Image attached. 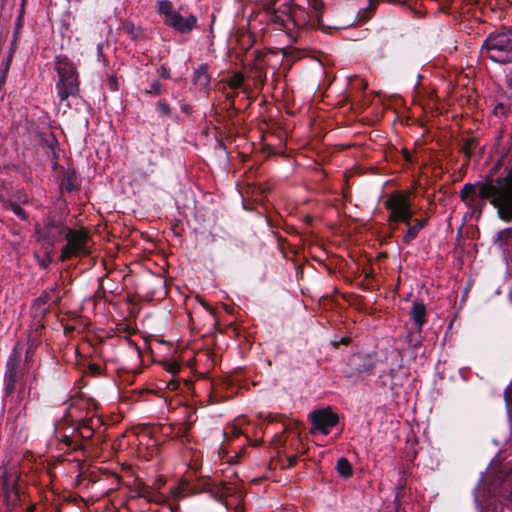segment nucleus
Instances as JSON below:
<instances>
[{"instance_id": "10", "label": "nucleus", "mask_w": 512, "mask_h": 512, "mask_svg": "<svg viewBox=\"0 0 512 512\" xmlns=\"http://www.w3.org/2000/svg\"><path fill=\"white\" fill-rule=\"evenodd\" d=\"M394 39V36L390 33H383L376 40L372 49L373 59H382L385 57V49L389 46L390 42Z\"/></svg>"}, {"instance_id": "19", "label": "nucleus", "mask_w": 512, "mask_h": 512, "mask_svg": "<svg viewBox=\"0 0 512 512\" xmlns=\"http://www.w3.org/2000/svg\"><path fill=\"white\" fill-rule=\"evenodd\" d=\"M56 289H57V285H55L54 287H52L50 290L45 291V292L43 293V295H42L41 297H39V298H38V300H37V301L42 302V303H44V304L49 303V302H51V303H57V302H59L60 297H59L58 295H57V296H54V292L56 291Z\"/></svg>"}, {"instance_id": "11", "label": "nucleus", "mask_w": 512, "mask_h": 512, "mask_svg": "<svg viewBox=\"0 0 512 512\" xmlns=\"http://www.w3.org/2000/svg\"><path fill=\"white\" fill-rule=\"evenodd\" d=\"M411 319L417 327V331L420 332L422 326L426 322V307L423 303L415 302L411 310Z\"/></svg>"}, {"instance_id": "14", "label": "nucleus", "mask_w": 512, "mask_h": 512, "mask_svg": "<svg viewBox=\"0 0 512 512\" xmlns=\"http://www.w3.org/2000/svg\"><path fill=\"white\" fill-rule=\"evenodd\" d=\"M157 11L165 16V25L178 13L173 10V4L169 0L159 1L157 3Z\"/></svg>"}, {"instance_id": "6", "label": "nucleus", "mask_w": 512, "mask_h": 512, "mask_svg": "<svg viewBox=\"0 0 512 512\" xmlns=\"http://www.w3.org/2000/svg\"><path fill=\"white\" fill-rule=\"evenodd\" d=\"M66 245L62 248L60 259L65 261L73 256L89 254L88 241L89 236L84 230L67 229L65 234Z\"/></svg>"}, {"instance_id": "15", "label": "nucleus", "mask_w": 512, "mask_h": 512, "mask_svg": "<svg viewBox=\"0 0 512 512\" xmlns=\"http://www.w3.org/2000/svg\"><path fill=\"white\" fill-rule=\"evenodd\" d=\"M290 16L289 8L287 11H281L279 13H276L272 20L275 24L283 27L286 31H291V23L288 22V17Z\"/></svg>"}, {"instance_id": "29", "label": "nucleus", "mask_w": 512, "mask_h": 512, "mask_svg": "<svg viewBox=\"0 0 512 512\" xmlns=\"http://www.w3.org/2000/svg\"><path fill=\"white\" fill-rule=\"evenodd\" d=\"M159 74H160V76H161V77H163V78H169V77H170V75H169L168 71H167V70H166V68H164V67H161V68H160V70H159Z\"/></svg>"}, {"instance_id": "1", "label": "nucleus", "mask_w": 512, "mask_h": 512, "mask_svg": "<svg viewBox=\"0 0 512 512\" xmlns=\"http://www.w3.org/2000/svg\"><path fill=\"white\" fill-rule=\"evenodd\" d=\"M460 198L471 212L481 215L489 201L501 219H512V167L496 179L467 183L460 191Z\"/></svg>"}, {"instance_id": "24", "label": "nucleus", "mask_w": 512, "mask_h": 512, "mask_svg": "<svg viewBox=\"0 0 512 512\" xmlns=\"http://www.w3.org/2000/svg\"><path fill=\"white\" fill-rule=\"evenodd\" d=\"M146 93L158 95L161 93V83L159 81H154L150 88L146 91Z\"/></svg>"}, {"instance_id": "16", "label": "nucleus", "mask_w": 512, "mask_h": 512, "mask_svg": "<svg viewBox=\"0 0 512 512\" xmlns=\"http://www.w3.org/2000/svg\"><path fill=\"white\" fill-rule=\"evenodd\" d=\"M336 468H337V471L338 473L342 476V477H345V478H348L352 475V466L351 464L349 463V461L346 459V458H340L338 461H337V465H336Z\"/></svg>"}, {"instance_id": "13", "label": "nucleus", "mask_w": 512, "mask_h": 512, "mask_svg": "<svg viewBox=\"0 0 512 512\" xmlns=\"http://www.w3.org/2000/svg\"><path fill=\"white\" fill-rule=\"evenodd\" d=\"M426 224V219H415L414 224L407 229V232L403 237V242L409 244L411 241H413L417 237L420 230L426 226Z\"/></svg>"}, {"instance_id": "31", "label": "nucleus", "mask_w": 512, "mask_h": 512, "mask_svg": "<svg viewBox=\"0 0 512 512\" xmlns=\"http://www.w3.org/2000/svg\"><path fill=\"white\" fill-rule=\"evenodd\" d=\"M62 441L69 447L73 444V440L67 435L63 437Z\"/></svg>"}, {"instance_id": "3", "label": "nucleus", "mask_w": 512, "mask_h": 512, "mask_svg": "<svg viewBox=\"0 0 512 512\" xmlns=\"http://www.w3.org/2000/svg\"><path fill=\"white\" fill-rule=\"evenodd\" d=\"M59 80L56 83L57 95L60 103H64L70 96H76L79 91L78 77L73 63L66 57H58L55 62Z\"/></svg>"}, {"instance_id": "32", "label": "nucleus", "mask_w": 512, "mask_h": 512, "mask_svg": "<svg viewBox=\"0 0 512 512\" xmlns=\"http://www.w3.org/2000/svg\"><path fill=\"white\" fill-rule=\"evenodd\" d=\"M178 369H179L178 364H172V365L168 368V370H169L171 373H175Z\"/></svg>"}, {"instance_id": "4", "label": "nucleus", "mask_w": 512, "mask_h": 512, "mask_svg": "<svg viewBox=\"0 0 512 512\" xmlns=\"http://www.w3.org/2000/svg\"><path fill=\"white\" fill-rule=\"evenodd\" d=\"M67 229L68 227L61 220L47 215L43 218L42 223L35 225V234L39 242L48 246L49 253L55 243L65 236Z\"/></svg>"}, {"instance_id": "9", "label": "nucleus", "mask_w": 512, "mask_h": 512, "mask_svg": "<svg viewBox=\"0 0 512 512\" xmlns=\"http://www.w3.org/2000/svg\"><path fill=\"white\" fill-rule=\"evenodd\" d=\"M289 13L288 22L291 23L292 29L305 28L310 23V13L299 5L290 6Z\"/></svg>"}, {"instance_id": "30", "label": "nucleus", "mask_w": 512, "mask_h": 512, "mask_svg": "<svg viewBox=\"0 0 512 512\" xmlns=\"http://www.w3.org/2000/svg\"><path fill=\"white\" fill-rule=\"evenodd\" d=\"M153 501H155L158 504H163L166 503V498L163 495H158Z\"/></svg>"}, {"instance_id": "28", "label": "nucleus", "mask_w": 512, "mask_h": 512, "mask_svg": "<svg viewBox=\"0 0 512 512\" xmlns=\"http://www.w3.org/2000/svg\"><path fill=\"white\" fill-rule=\"evenodd\" d=\"M181 493H182V487L181 486H178V487H174L172 490H171V495L174 497V498H178L181 496Z\"/></svg>"}, {"instance_id": "26", "label": "nucleus", "mask_w": 512, "mask_h": 512, "mask_svg": "<svg viewBox=\"0 0 512 512\" xmlns=\"http://www.w3.org/2000/svg\"><path fill=\"white\" fill-rule=\"evenodd\" d=\"M14 384H15V376L14 374L11 372L10 375L8 376V379H7V386H6V390H7V393L10 394L13 389H14Z\"/></svg>"}, {"instance_id": "18", "label": "nucleus", "mask_w": 512, "mask_h": 512, "mask_svg": "<svg viewBox=\"0 0 512 512\" xmlns=\"http://www.w3.org/2000/svg\"><path fill=\"white\" fill-rule=\"evenodd\" d=\"M121 29L123 30L124 33L129 35L132 39H136L140 35V33H141L140 28L137 27L136 25H134L130 21L124 22L122 24Z\"/></svg>"}, {"instance_id": "17", "label": "nucleus", "mask_w": 512, "mask_h": 512, "mask_svg": "<svg viewBox=\"0 0 512 512\" xmlns=\"http://www.w3.org/2000/svg\"><path fill=\"white\" fill-rule=\"evenodd\" d=\"M94 419L93 417L89 418V419H86L83 421L82 425L79 427L80 428V434L82 437L84 438H90L93 434V431H94Z\"/></svg>"}, {"instance_id": "12", "label": "nucleus", "mask_w": 512, "mask_h": 512, "mask_svg": "<svg viewBox=\"0 0 512 512\" xmlns=\"http://www.w3.org/2000/svg\"><path fill=\"white\" fill-rule=\"evenodd\" d=\"M193 82L195 85L206 88L210 83V77L208 75V67L206 64L200 65L194 71Z\"/></svg>"}, {"instance_id": "20", "label": "nucleus", "mask_w": 512, "mask_h": 512, "mask_svg": "<svg viewBox=\"0 0 512 512\" xmlns=\"http://www.w3.org/2000/svg\"><path fill=\"white\" fill-rule=\"evenodd\" d=\"M309 7L312 9L313 16H315L318 22L321 21V12L324 6L322 0H307Z\"/></svg>"}, {"instance_id": "33", "label": "nucleus", "mask_w": 512, "mask_h": 512, "mask_svg": "<svg viewBox=\"0 0 512 512\" xmlns=\"http://www.w3.org/2000/svg\"><path fill=\"white\" fill-rule=\"evenodd\" d=\"M296 461V458L295 457H290L289 458V464L290 465H293V463Z\"/></svg>"}, {"instance_id": "2", "label": "nucleus", "mask_w": 512, "mask_h": 512, "mask_svg": "<svg viewBox=\"0 0 512 512\" xmlns=\"http://www.w3.org/2000/svg\"><path fill=\"white\" fill-rule=\"evenodd\" d=\"M481 55L497 63L512 62V30L490 33L482 44Z\"/></svg>"}, {"instance_id": "8", "label": "nucleus", "mask_w": 512, "mask_h": 512, "mask_svg": "<svg viewBox=\"0 0 512 512\" xmlns=\"http://www.w3.org/2000/svg\"><path fill=\"white\" fill-rule=\"evenodd\" d=\"M197 21V17L193 14H190L187 18H184L180 15V13H177L166 25L173 28L177 32L187 34L196 28Z\"/></svg>"}, {"instance_id": "23", "label": "nucleus", "mask_w": 512, "mask_h": 512, "mask_svg": "<svg viewBox=\"0 0 512 512\" xmlns=\"http://www.w3.org/2000/svg\"><path fill=\"white\" fill-rule=\"evenodd\" d=\"M243 83V76L241 74H236L234 75L230 81H229V85L232 87V88H238L242 85Z\"/></svg>"}, {"instance_id": "22", "label": "nucleus", "mask_w": 512, "mask_h": 512, "mask_svg": "<svg viewBox=\"0 0 512 512\" xmlns=\"http://www.w3.org/2000/svg\"><path fill=\"white\" fill-rule=\"evenodd\" d=\"M475 146L474 139H468L462 147V151L469 157L472 154L473 148Z\"/></svg>"}, {"instance_id": "21", "label": "nucleus", "mask_w": 512, "mask_h": 512, "mask_svg": "<svg viewBox=\"0 0 512 512\" xmlns=\"http://www.w3.org/2000/svg\"><path fill=\"white\" fill-rule=\"evenodd\" d=\"M7 208H9L20 219H22V220L27 219V215L20 205L11 202L8 204Z\"/></svg>"}, {"instance_id": "35", "label": "nucleus", "mask_w": 512, "mask_h": 512, "mask_svg": "<svg viewBox=\"0 0 512 512\" xmlns=\"http://www.w3.org/2000/svg\"><path fill=\"white\" fill-rule=\"evenodd\" d=\"M508 500L512 502V491L510 492V494L508 496Z\"/></svg>"}, {"instance_id": "25", "label": "nucleus", "mask_w": 512, "mask_h": 512, "mask_svg": "<svg viewBox=\"0 0 512 512\" xmlns=\"http://www.w3.org/2000/svg\"><path fill=\"white\" fill-rule=\"evenodd\" d=\"M157 107L162 114L167 115V116L170 115L171 109L165 101H163V100L159 101Z\"/></svg>"}, {"instance_id": "34", "label": "nucleus", "mask_w": 512, "mask_h": 512, "mask_svg": "<svg viewBox=\"0 0 512 512\" xmlns=\"http://www.w3.org/2000/svg\"><path fill=\"white\" fill-rule=\"evenodd\" d=\"M168 510H169V512H175V508L171 505L168 507Z\"/></svg>"}, {"instance_id": "5", "label": "nucleus", "mask_w": 512, "mask_h": 512, "mask_svg": "<svg viewBox=\"0 0 512 512\" xmlns=\"http://www.w3.org/2000/svg\"><path fill=\"white\" fill-rule=\"evenodd\" d=\"M385 207L390 211L388 216L390 224L402 222L409 225L413 211L407 195L400 192L391 194L385 201Z\"/></svg>"}, {"instance_id": "7", "label": "nucleus", "mask_w": 512, "mask_h": 512, "mask_svg": "<svg viewBox=\"0 0 512 512\" xmlns=\"http://www.w3.org/2000/svg\"><path fill=\"white\" fill-rule=\"evenodd\" d=\"M313 427L311 433L320 431L323 434H328L329 429L338 423V416L326 409L315 410L310 414Z\"/></svg>"}, {"instance_id": "27", "label": "nucleus", "mask_w": 512, "mask_h": 512, "mask_svg": "<svg viewBox=\"0 0 512 512\" xmlns=\"http://www.w3.org/2000/svg\"><path fill=\"white\" fill-rule=\"evenodd\" d=\"M230 434L232 437H238L242 434V430L239 427L232 426L230 428Z\"/></svg>"}]
</instances>
